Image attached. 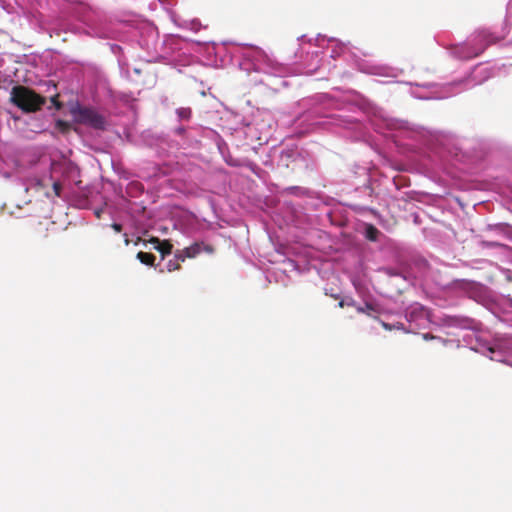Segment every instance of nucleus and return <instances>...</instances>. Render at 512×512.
<instances>
[{
	"label": "nucleus",
	"mask_w": 512,
	"mask_h": 512,
	"mask_svg": "<svg viewBox=\"0 0 512 512\" xmlns=\"http://www.w3.org/2000/svg\"><path fill=\"white\" fill-rule=\"evenodd\" d=\"M489 30L483 29L475 33L468 42L456 45L452 49V54L458 59H470L478 56L491 43L498 41Z\"/></svg>",
	"instance_id": "1"
},
{
	"label": "nucleus",
	"mask_w": 512,
	"mask_h": 512,
	"mask_svg": "<svg viewBox=\"0 0 512 512\" xmlns=\"http://www.w3.org/2000/svg\"><path fill=\"white\" fill-rule=\"evenodd\" d=\"M245 58L250 60L253 69L271 76H282L286 72L283 64L272 59L265 51L254 47L244 54Z\"/></svg>",
	"instance_id": "2"
},
{
	"label": "nucleus",
	"mask_w": 512,
	"mask_h": 512,
	"mask_svg": "<svg viewBox=\"0 0 512 512\" xmlns=\"http://www.w3.org/2000/svg\"><path fill=\"white\" fill-rule=\"evenodd\" d=\"M68 109L75 123L98 130L105 128V118L95 109L83 106L78 101H70L68 103Z\"/></svg>",
	"instance_id": "3"
},
{
	"label": "nucleus",
	"mask_w": 512,
	"mask_h": 512,
	"mask_svg": "<svg viewBox=\"0 0 512 512\" xmlns=\"http://www.w3.org/2000/svg\"><path fill=\"white\" fill-rule=\"evenodd\" d=\"M10 101L24 112H34L44 104L43 98L23 86L12 88Z\"/></svg>",
	"instance_id": "4"
},
{
	"label": "nucleus",
	"mask_w": 512,
	"mask_h": 512,
	"mask_svg": "<svg viewBox=\"0 0 512 512\" xmlns=\"http://www.w3.org/2000/svg\"><path fill=\"white\" fill-rule=\"evenodd\" d=\"M491 77V71L482 65H478L474 68L470 76L457 82L456 84H463L465 88H471L475 85H480Z\"/></svg>",
	"instance_id": "5"
},
{
	"label": "nucleus",
	"mask_w": 512,
	"mask_h": 512,
	"mask_svg": "<svg viewBox=\"0 0 512 512\" xmlns=\"http://www.w3.org/2000/svg\"><path fill=\"white\" fill-rule=\"evenodd\" d=\"M202 251H205L209 254L213 253V248L209 245H203L202 243H194L189 247H186L182 250H178L175 253L176 260L185 261L187 258H195Z\"/></svg>",
	"instance_id": "6"
},
{
	"label": "nucleus",
	"mask_w": 512,
	"mask_h": 512,
	"mask_svg": "<svg viewBox=\"0 0 512 512\" xmlns=\"http://www.w3.org/2000/svg\"><path fill=\"white\" fill-rule=\"evenodd\" d=\"M174 22L181 28L189 29L193 32H198L202 25L198 19H191V20H177L174 19Z\"/></svg>",
	"instance_id": "7"
},
{
	"label": "nucleus",
	"mask_w": 512,
	"mask_h": 512,
	"mask_svg": "<svg viewBox=\"0 0 512 512\" xmlns=\"http://www.w3.org/2000/svg\"><path fill=\"white\" fill-rule=\"evenodd\" d=\"M151 244L153 245V248L158 250L162 257H165V255H168L172 252V245L168 241H160L158 239H152Z\"/></svg>",
	"instance_id": "8"
},
{
	"label": "nucleus",
	"mask_w": 512,
	"mask_h": 512,
	"mask_svg": "<svg viewBox=\"0 0 512 512\" xmlns=\"http://www.w3.org/2000/svg\"><path fill=\"white\" fill-rule=\"evenodd\" d=\"M364 308H365V311L363 314H366L372 318H376L377 315L380 313L379 306L374 302H365Z\"/></svg>",
	"instance_id": "9"
},
{
	"label": "nucleus",
	"mask_w": 512,
	"mask_h": 512,
	"mask_svg": "<svg viewBox=\"0 0 512 512\" xmlns=\"http://www.w3.org/2000/svg\"><path fill=\"white\" fill-rule=\"evenodd\" d=\"M137 258L141 261V263L143 264H146V265H154V261H155V256L150 254V253H146V252H139L137 254Z\"/></svg>",
	"instance_id": "10"
},
{
	"label": "nucleus",
	"mask_w": 512,
	"mask_h": 512,
	"mask_svg": "<svg viewBox=\"0 0 512 512\" xmlns=\"http://www.w3.org/2000/svg\"><path fill=\"white\" fill-rule=\"evenodd\" d=\"M408 125L409 124L406 121L398 120V119H392L388 123V126L392 129H408Z\"/></svg>",
	"instance_id": "11"
},
{
	"label": "nucleus",
	"mask_w": 512,
	"mask_h": 512,
	"mask_svg": "<svg viewBox=\"0 0 512 512\" xmlns=\"http://www.w3.org/2000/svg\"><path fill=\"white\" fill-rule=\"evenodd\" d=\"M176 113L181 120H188L191 116V109L190 108H179L176 110Z\"/></svg>",
	"instance_id": "12"
},
{
	"label": "nucleus",
	"mask_w": 512,
	"mask_h": 512,
	"mask_svg": "<svg viewBox=\"0 0 512 512\" xmlns=\"http://www.w3.org/2000/svg\"><path fill=\"white\" fill-rule=\"evenodd\" d=\"M378 234H379V231H378L375 227H373V226L369 225V226L366 228V236H367V238H368L369 240L376 241V240H377V235H378Z\"/></svg>",
	"instance_id": "13"
},
{
	"label": "nucleus",
	"mask_w": 512,
	"mask_h": 512,
	"mask_svg": "<svg viewBox=\"0 0 512 512\" xmlns=\"http://www.w3.org/2000/svg\"><path fill=\"white\" fill-rule=\"evenodd\" d=\"M61 189H62V186L59 182L53 183V190H54V193L56 196H60Z\"/></svg>",
	"instance_id": "14"
},
{
	"label": "nucleus",
	"mask_w": 512,
	"mask_h": 512,
	"mask_svg": "<svg viewBox=\"0 0 512 512\" xmlns=\"http://www.w3.org/2000/svg\"><path fill=\"white\" fill-rule=\"evenodd\" d=\"M167 268H168L169 271H174V270H177L179 268V265L171 260V261L168 262Z\"/></svg>",
	"instance_id": "15"
},
{
	"label": "nucleus",
	"mask_w": 512,
	"mask_h": 512,
	"mask_svg": "<svg viewBox=\"0 0 512 512\" xmlns=\"http://www.w3.org/2000/svg\"><path fill=\"white\" fill-rule=\"evenodd\" d=\"M111 227L114 229L115 232H121L122 231V225L118 223H113Z\"/></svg>",
	"instance_id": "16"
},
{
	"label": "nucleus",
	"mask_w": 512,
	"mask_h": 512,
	"mask_svg": "<svg viewBox=\"0 0 512 512\" xmlns=\"http://www.w3.org/2000/svg\"><path fill=\"white\" fill-rule=\"evenodd\" d=\"M355 308H356L358 313H364V311H365L364 304L363 305L356 304Z\"/></svg>",
	"instance_id": "17"
},
{
	"label": "nucleus",
	"mask_w": 512,
	"mask_h": 512,
	"mask_svg": "<svg viewBox=\"0 0 512 512\" xmlns=\"http://www.w3.org/2000/svg\"><path fill=\"white\" fill-rule=\"evenodd\" d=\"M346 300H347V303H346L347 306L355 307L357 304L353 299H346Z\"/></svg>",
	"instance_id": "18"
},
{
	"label": "nucleus",
	"mask_w": 512,
	"mask_h": 512,
	"mask_svg": "<svg viewBox=\"0 0 512 512\" xmlns=\"http://www.w3.org/2000/svg\"><path fill=\"white\" fill-rule=\"evenodd\" d=\"M102 213H103V209H102V208H100V209H96V210H95V216H96L97 218H100V217H101V215H102Z\"/></svg>",
	"instance_id": "19"
},
{
	"label": "nucleus",
	"mask_w": 512,
	"mask_h": 512,
	"mask_svg": "<svg viewBox=\"0 0 512 512\" xmlns=\"http://www.w3.org/2000/svg\"><path fill=\"white\" fill-rule=\"evenodd\" d=\"M469 321H470L469 319H465V320H463V322L459 323V325L461 327H469V324H468Z\"/></svg>",
	"instance_id": "20"
},
{
	"label": "nucleus",
	"mask_w": 512,
	"mask_h": 512,
	"mask_svg": "<svg viewBox=\"0 0 512 512\" xmlns=\"http://www.w3.org/2000/svg\"><path fill=\"white\" fill-rule=\"evenodd\" d=\"M333 42L336 43L337 47H346V45L338 40L332 39Z\"/></svg>",
	"instance_id": "21"
},
{
	"label": "nucleus",
	"mask_w": 512,
	"mask_h": 512,
	"mask_svg": "<svg viewBox=\"0 0 512 512\" xmlns=\"http://www.w3.org/2000/svg\"><path fill=\"white\" fill-rule=\"evenodd\" d=\"M434 338H435L434 336H432V335H430L428 333L423 334V339L424 340H430V339H434Z\"/></svg>",
	"instance_id": "22"
},
{
	"label": "nucleus",
	"mask_w": 512,
	"mask_h": 512,
	"mask_svg": "<svg viewBox=\"0 0 512 512\" xmlns=\"http://www.w3.org/2000/svg\"><path fill=\"white\" fill-rule=\"evenodd\" d=\"M306 38H307V37H306V35H301V36H299V37L297 38V41H299V42H304V41L306 40Z\"/></svg>",
	"instance_id": "23"
},
{
	"label": "nucleus",
	"mask_w": 512,
	"mask_h": 512,
	"mask_svg": "<svg viewBox=\"0 0 512 512\" xmlns=\"http://www.w3.org/2000/svg\"><path fill=\"white\" fill-rule=\"evenodd\" d=\"M346 303H347V300H346V299L341 300V301L339 302V307L347 306V305H346Z\"/></svg>",
	"instance_id": "24"
},
{
	"label": "nucleus",
	"mask_w": 512,
	"mask_h": 512,
	"mask_svg": "<svg viewBox=\"0 0 512 512\" xmlns=\"http://www.w3.org/2000/svg\"><path fill=\"white\" fill-rule=\"evenodd\" d=\"M177 132H178L179 134L183 133V132H184V128H183V127H179V128L177 129Z\"/></svg>",
	"instance_id": "25"
},
{
	"label": "nucleus",
	"mask_w": 512,
	"mask_h": 512,
	"mask_svg": "<svg viewBox=\"0 0 512 512\" xmlns=\"http://www.w3.org/2000/svg\"><path fill=\"white\" fill-rule=\"evenodd\" d=\"M383 327H384L385 329H387V330H390V329H391V327H390L388 324H386V323H383Z\"/></svg>",
	"instance_id": "26"
},
{
	"label": "nucleus",
	"mask_w": 512,
	"mask_h": 512,
	"mask_svg": "<svg viewBox=\"0 0 512 512\" xmlns=\"http://www.w3.org/2000/svg\"><path fill=\"white\" fill-rule=\"evenodd\" d=\"M417 309H419L421 312H423V308L422 307H414L413 311H416Z\"/></svg>",
	"instance_id": "27"
},
{
	"label": "nucleus",
	"mask_w": 512,
	"mask_h": 512,
	"mask_svg": "<svg viewBox=\"0 0 512 512\" xmlns=\"http://www.w3.org/2000/svg\"><path fill=\"white\" fill-rule=\"evenodd\" d=\"M412 313H413V312H410V314H409V320H412V319H413V318H412Z\"/></svg>",
	"instance_id": "28"
}]
</instances>
